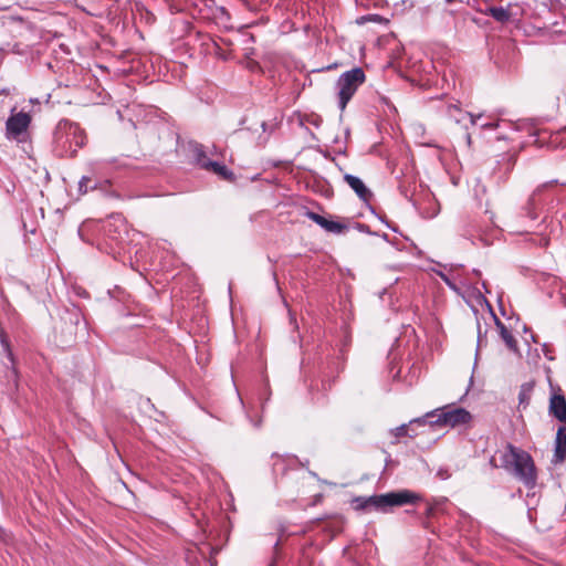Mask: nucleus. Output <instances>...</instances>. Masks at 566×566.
I'll list each match as a JSON object with an SVG mask.
<instances>
[{
    "instance_id": "f257e3e1",
    "label": "nucleus",
    "mask_w": 566,
    "mask_h": 566,
    "mask_svg": "<svg viewBox=\"0 0 566 566\" xmlns=\"http://www.w3.org/2000/svg\"><path fill=\"white\" fill-rule=\"evenodd\" d=\"M500 461L501 468L511 472L527 489H533L536 485V467L527 451L509 443L505 451L501 454Z\"/></svg>"
},
{
    "instance_id": "f03ea898",
    "label": "nucleus",
    "mask_w": 566,
    "mask_h": 566,
    "mask_svg": "<svg viewBox=\"0 0 566 566\" xmlns=\"http://www.w3.org/2000/svg\"><path fill=\"white\" fill-rule=\"evenodd\" d=\"M472 420L471 413L463 407L446 406L427 412L423 417L410 420V423L429 424L430 427H451L467 424Z\"/></svg>"
},
{
    "instance_id": "7ed1b4c3",
    "label": "nucleus",
    "mask_w": 566,
    "mask_h": 566,
    "mask_svg": "<svg viewBox=\"0 0 566 566\" xmlns=\"http://www.w3.org/2000/svg\"><path fill=\"white\" fill-rule=\"evenodd\" d=\"M368 511H376L380 513H389L395 506H403L415 504L422 500V496L408 489H400L390 491L382 494H373L367 496Z\"/></svg>"
},
{
    "instance_id": "20e7f679",
    "label": "nucleus",
    "mask_w": 566,
    "mask_h": 566,
    "mask_svg": "<svg viewBox=\"0 0 566 566\" xmlns=\"http://www.w3.org/2000/svg\"><path fill=\"white\" fill-rule=\"evenodd\" d=\"M366 81L365 72L361 67H353L339 75L336 81L338 108L344 112L349 101L353 98L358 87Z\"/></svg>"
},
{
    "instance_id": "39448f33",
    "label": "nucleus",
    "mask_w": 566,
    "mask_h": 566,
    "mask_svg": "<svg viewBox=\"0 0 566 566\" xmlns=\"http://www.w3.org/2000/svg\"><path fill=\"white\" fill-rule=\"evenodd\" d=\"M0 358L2 359V365L6 368V380H7V390L13 391L18 390L19 387V371L17 368L15 356L12 352V346L10 338L6 331L0 326Z\"/></svg>"
},
{
    "instance_id": "423d86ee",
    "label": "nucleus",
    "mask_w": 566,
    "mask_h": 566,
    "mask_svg": "<svg viewBox=\"0 0 566 566\" xmlns=\"http://www.w3.org/2000/svg\"><path fill=\"white\" fill-rule=\"evenodd\" d=\"M61 322L63 323L62 331L65 334L66 343L73 342L80 331L83 332V335L86 332L87 323L84 315L81 308L74 304L62 311Z\"/></svg>"
},
{
    "instance_id": "0eeeda50",
    "label": "nucleus",
    "mask_w": 566,
    "mask_h": 566,
    "mask_svg": "<svg viewBox=\"0 0 566 566\" xmlns=\"http://www.w3.org/2000/svg\"><path fill=\"white\" fill-rule=\"evenodd\" d=\"M62 125L65 127L64 144H67L69 148L65 149V153H62L61 156L74 158L78 149L86 144V135L76 123L64 119L60 122V127Z\"/></svg>"
},
{
    "instance_id": "6e6552de",
    "label": "nucleus",
    "mask_w": 566,
    "mask_h": 566,
    "mask_svg": "<svg viewBox=\"0 0 566 566\" xmlns=\"http://www.w3.org/2000/svg\"><path fill=\"white\" fill-rule=\"evenodd\" d=\"M31 124V116L24 111L14 113V108L11 109V114L6 122V135L8 138L17 139L20 135L27 132Z\"/></svg>"
},
{
    "instance_id": "1a4fd4ad",
    "label": "nucleus",
    "mask_w": 566,
    "mask_h": 566,
    "mask_svg": "<svg viewBox=\"0 0 566 566\" xmlns=\"http://www.w3.org/2000/svg\"><path fill=\"white\" fill-rule=\"evenodd\" d=\"M558 184L557 179H552L547 182H544L539 185L533 193L530 196L527 202L522 208V211L525 217H527L530 220L535 221L538 219L539 213L538 210L543 207V199L542 193L544 190H546L549 186Z\"/></svg>"
},
{
    "instance_id": "9d476101",
    "label": "nucleus",
    "mask_w": 566,
    "mask_h": 566,
    "mask_svg": "<svg viewBox=\"0 0 566 566\" xmlns=\"http://www.w3.org/2000/svg\"><path fill=\"white\" fill-rule=\"evenodd\" d=\"M185 150L188 163L199 169L205 170L206 164L211 160L207 155L206 147L196 140H189L185 146Z\"/></svg>"
},
{
    "instance_id": "9b49d317",
    "label": "nucleus",
    "mask_w": 566,
    "mask_h": 566,
    "mask_svg": "<svg viewBox=\"0 0 566 566\" xmlns=\"http://www.w3.org/2000/svg\"><path fill=\"white\" fill-rule=\"evenodd\" d=\"M305 216L327 232L340 234L347 230V226L345 223L338 220L328 219L317 212L307 210Z\"/></svg>"
},
{
    "instance_id": "f8f14e48",
    "label": "nucleus",
    "mask_w": 566,
    "mask_h": 566,
    "mask_svg": "<svg viewBox=\"0 0 566 566\" xmlns=\"http://www.w3.org/2000/svg\"><path fill=\"white\" fill-rule=\"evenodd\" d=\"M548 413L562 423H566V398L562 390L553 391L549 398Z\"/></svg>"
},
{
    "instance_id": "ddd939ff",
    "label": "nucleus",
    "mask_w": 566,
    "mask_h": 566,
    "mask_svg": "<svg viewBox=\"0 0 566 566\" xmlns=\"http://www.w3.org/2000/svg\"><path fill=\"white\" fill-rule=\"evenodd\" d=\"M512 126V129L516 132H525L528 136H534L536 139L534 140L539 146L544 145V140L541 139V135L545 134L546 132H542L537 129L538 119L536 118H522L517 119L516 122L510 123Z\"/></svg>"
},
{
    "instance_id": "4468645a",
    "label": "nucleus",
    "mask_w": 566,
    "mask_h": 566,
    "mask_svg": "<svg viewBox=\"0 0 566 566\" xmlns=\"http://www.w3.org/2000/svg\"><path fill=\"white\" fill-rule=\"evenodd\" d=\"M344 180L361 201H370V199L373 198V192L359 177L354 176L352 174H345Z\"/></svg>"
},
{
    "instance_id": "2eb2a0df",
    "label": "nucleus",
    "mask_w": 566,
    "mask_h": 566,
    "mask_svg": "<svg viewBox=\"0 0 566 566\" xmlns=\"http://www.w3.org/2000/svg\"><path fill=\"white\" fill-rule=\"evenodd\" d=\"M447 116L457 124H463L464 128L468 129V125L464 124L465 119L473 126L476 124L478 119L482 117V114L475 115L470 112H462L458 105L451 104L447 107Z\"/></svg>"
},
{
    "instance_id": "dca6fc26",
    "label": "nucleus",
    "mask_w": 566,
    "mask_h": 566,
    "mask_svg": "<svg viewBox=\"0 0 566 566\" xmlns=\"http://www.w3.org/2000/svg\"><path fill=\"white\" fill-rule=\"evenodd\" d=\"M566 460V426H559L557 428L555 441H554V453L553 463H563Z\"/></svg>"
},
{
    "instance_id": "f3484780",
    "label": "nucleus",
    "mask_w": 566,
    "mask_h": 566,
    "mask_svg": "<svg viewBox=\"0 0 566 566\" xmlns=\"http://www.w3.org/2000/svg\"><path fill=\"white\" fill-rule=\"evenodd\" d=\"M485 14L492 17L500 23L509 22L511 19H520L521 13L514 12L513 4L510 3L507 8L504 7H489L485 9Z\"/></svg>"
},
{
    "instance_id": "a211bd4d",
    "label": "nucleus",
    "mask_w": 566,
    "mask_h": 566,
    "mask_svg": "<svg viewBox=\"0 0 566 566\" xmlns=\"http://www.w3.org/2000/svg\"><path fill=\"white\" fill-rule=\"evenodd\" d=\"M206 171H209L216 176H218L220 179L226 181H234L235 176L234 172L229 169L223 163L211 159L209 163L206 164Z\"/></svg>"
},
{
    "instance_id": "6ab92c4d",
    "label": "nucleus",
    "mask_w": 566,
    "mask_h": 566,
    "mask_svg": "<svg viewBox=\"0 0 566 566\" xmlns=\"http://www.w3.org/2000/svg\"><path fill=\"white\" fill-rule=\"evenodd\" d=\"M489 307H490L491 314L494 318L495 326L499 329L501 338L503 339V342L505 343V345L507 346V348L510 350H512L513 353H517L518 348H517L516 339L514 338L512 333L507 329V327L504 325V323L495 316V314L492 311V307L490 305H489Z\"/></svg>"
},
{
    "instance_id": "aec40b11",
    "label": "nucleus",
    "mask_w": 566,
    "mask_h": 566,
    "mask_svg": "<svg viewBox=\"0 0 566 566\" xmlns=\"http://www.w3.org/2000/svg\"><path fill=\"white\" fill-rule=\"evenodd\" d=\"M315 522H326L325 530L333 536L342 532L345 518L342 515L318 517Z\"/></svg>"
},
{
    "instance_id": "412c9836",
    "label": "nucleus",
    "mask_w": 566,
    "mask_h": 566,
    "mask_svg": "<svg viewBox=\"0 0 566 566\" xmlns=\"http://www.w3.org/2000/svg\"><path fill=\"white\" fill-rule=\"evenodd\" d=\"M105 163L114 165L116 169L132 170L139 168V166L137 165V160L126 155H122L120 157L117 158L107 159L105 160Z\"/></svg>"
},
{
    "instance_id": "4be33fe9",
    "label": "nucleus",
    "mask_w": 566,
    "mask_h": 566,
    "mask_svg": "<svg viewBox=\"0 0 566 566\" xmlns=\"http://www.w3.org/2000/svg\"><path fill=\"white\" fill-rule=\"evenodd\" d=\"M517 160V155L515 153H505L501 156V159L497 160V166L500 170H503L504 174H510Z\"/></svg>"
},
{
    "instance_id": "5701e85b",
    "label": "nucleus",
    "mask_w": 566,
    "mask_h": 566,
    "mask_svg": "<svg viewBox=\"0 0 566 566\" xmlns=\"http://www.w3.org/2000/svg\"><path fill=\"white\" fill-rule=\"evenodd\" d=\"M533 389L534 384L532 381H527L521 385L518 391V405L523 408H526L530 405Z\"/></svg>"
},
{
    "instance_id": "b1692460",
    "label": "nucleus",
    "mask_w": 566,
    "mask_h": 566,
    "mask_svg": "<svg viewBox=\"0 0 566 566\" xmlns=\"http://www.w3.org/2000/svg\"><path fill=\"white\" fill-rule=\"evenodd\" d=\"M437 516V511L434 510V505H432L429 501L427 502L424 516L421 518V526L428 531L433 532L431 528L430 520Z\"/></svg>"
},
{
    "instance_id": "393cba45",
    "label": "nucleus",
    "mask_w": 566,
    "mask_h": 566,
    "mask_svg": "<svg viewBox=\"0 0 566 566\" xmlns=\"http://www.w3.org/2000/svg\"><path fill=\"white\" fill-rule=\"evenodd\" d=\"M413 423H410L407 424V423H402L394 429H390V434L394 436L396 439L398 438H401V437H405V436H408V437H413L416 436L417 433L413 432V429H410L409 427L412 426Z\"/></svg>"
},
{
    "instance_id": "a878e982",
    "label": "nucleus",
    "mask_w": 566,
    "mask_h": 566,
    "mask_svg": "<svg viewBox=\"0 0 566 566\" xmlns=\"http://www.w3.org/2000/svg\"><path fill=\"white\" fill-rule=\"evenodd\" d=\"M367 503H368L367 496H355L350 501V505H352L353 510H355L356 512H363V513L369 512Z\"/></svg>"
},
{
    "instance_id": "bb28decb",
    "label": "nucleus",
    "mask_w": 566,
    "mask_h": 566,
    "mask_svg": "<svg viewBox=\"0 0 566 566\" xmlns=\"http://www.w3.org/2000/svg\"><path fill=\"white\" fill-rule=\"evenodd\" d=\"M367 22L387 23L388 20L386 18H384L382 15L376 14V13H369L366 15H361L356 20V23L359 25H363Z\"/></svg>"
},
{
    "instance_id": "cd10ccee",
    "label": "nucleus",
    "mask_w": 566,
    "mask_h": 566,
    "mask_svg": "<svg viewBox=\"0 0 566 566\" xmlns=\"http://www.w3.org/2000/svg\"><path fill=\"white\" fill-rule=\"evenodd\" d=\"M294 462H298V459L296 457H287L286 459H281L277 457V460L273 463V471L274 473H277V471H285V464H293Z\"/></svg>"
},
{
    "instance_id": "c85d7f7f",
    "label": "nucleus",
    "mask_w": 566,
    "mask_h": 566,
    "mask_svg": "<svg viewBox=\"0 0 566 566\" xmlns=\"http://www.w3.org/2000/svg\"><path fill=\"white\" fill-rule=\"evenodd\" d=\"M433 272L446 283V285L454 292H459V287L455 282L443 271L433 270Z\"/></svg>"
},
{
    "instance_id": "c756f323",
    "label": "nucleus",
    "mask_w": 566,
    "mask_h": 566,
    "mask_svg": "<svg viewBox=\"0 0 566 566\" xmlns=\"http://www.w3.org/2000/svg\"><path fill=\"white\" fill-rule=\"evenodd\" d=\"M105 232L111 240L116 241L118 244L124 242V238L122 237L120 232L117 231L116 228L113 229L112 223L107 224Z\"/></svg>"
},
{
    "instance_id": "7c9ffc66",
    "label": "nucleus",
    "mask_w": 566,
    "mask_h": 566,
    "mask_svg": "<svg viewBox=\"0 0 566 566\" xmlns=\"http://www.w3.org/2000/svg\"><path fill=\"white\" fill-rule=\"evenodd\" d=\"M429 502L432 505H434V510L437 511V515H438V514H444V507H446L447 503L449 502V500L444 496H441V497H433Z\"/></svg>"
},
{
    "instance_id": "2f4dec72",
    "label": "nucleus",
    "mask_w": 566,
    "mask_h": 566,
    "mask_svg": "<svg viewBox=\"0 0 566 566\" xmlns=\"http://www.w3.org/2000/svg\"><path fill=\"white\" fill-rule=\"evenodd\" d=\"M270 397H271V390H270V387H269V381L265 378L264 382H263L262 390L260 392V397H259L260 400H261V408L262 409H264L265 403L270 400Z\"/></svg>"
},
{
    "instance_id": "473e14b6",
    "label": "nucleus",
    "mask_w": 566,
    "mask_h": 566,
    "mask_svg": "<svg viewBox=\"0 0 566 566\" xmlns=\"http://www.w3.org/2000/svg\"><path fill=\"white\" fill-rule=\"evenodd\" d=\"M92 181L91 177L88 176H83L80 180H78V192L81 195H85L88 189H95L96 188V184H94L93 186H88V184Z\"/></svg>"
},
{
    "instance_id": "72a5a7b5",
    "label": "nucleus",
    "mask_w": 566,
    "mask_h": 566,
    "mask_svg": "<svg viewBox=\"0 0 566 566\" xmlns=\"http://www.w3.org/2000/svg\"><path fill=\"white\" fill-rule=\"evenodd\" d=\"M108 294L111 295L112 298H116L120 302H125L126 301V297L128 296V294L126 293L125 290H123L122 287L119 286H115L114 290H109L108 291Z\"/></svg>"
},
{
    "instance_id": "f704fd0d",
    "label": "nucleus",
    "mask_w": 566,
    "mask_h": 566,
    "mask_svg": "<svg viewBox=\"0 0 566 566\" xmlns=\"http://www.w3.org/2000/svg\"><path fill=\"white\" fill-rule=\"evenodd\" d=\"M436 476L439 480L446 481V480H449L451 478V472H450L448 467H440L437 470Z\"/></svg>"
},
{
    "instance_id": "c9c22d12",
    "label": "nucleus",
    "mask_w": 566,
    "mask_h": 566,
    "mask_svg": "<svg viewBox=\"0 0 566 566\" xmlns=\"http://www.w3.org/2000/svg\"><path fill=\"white\" fill-rule=\"evenodd\" d=\"M484 342H486V332H484V334H482L481 325L478 322V344H476V355H475V357H478L479 349L483 345Z\"/></svg>"
},
{
    "instance_id": "e433bc0d",
    "label": "nucleus",
    "mask_w": 566,
    "mask_h": 566,
    "mask_svg": "<svg viewBox=\"0 0 566 566\" xmlns=\"http://www.w3.org/2000/svg\"><path fill=\"white\" fill-rule=\"evenodd\" d=\"M279 546H280V541L277 539L274 545H273V556H272V560L271 563L268 565V566H276V563L280 558V552H279Z\"/></svg>"
},
{
    "instance_id": "4c0bfd02",
    "label": "nucleus",
    "mask_w": 566,
    "mask_h": 566,
    "mask_svg": "<svg viewBox=\"0 0 566 566\" xmlns=\"http://www.w3.org/2000/svg\"><path fill=\"white\" fill-rule=\"evenodd\" d=\"M356 229L361 232V233H366V234H370V235H374L376 234L375 232H373L369 228L368 224L366 223H360V222H357L356 223Z\"/></svg>"
},
{
    "instance_id": "58836bf2",
    "label": "nucleus",
    "mask_w": 566,
    "mask_h": 566,
    "mask_svg": "<svg viewBox=\"0 0 566 566\" xmlns=\"http://www.w3.org/2000/svg\"><path fill=\"white\" fill-rule=\"evenodd\" d=\"M371 212H373L374 214H376V217H377V218H378L382 223H385L387 228H389V229H390L391 231H394V232H398V228H397V227L392 226V224H391L387 219H385L384 217H381V216L377 214L373 208H371Z\"/></svg>"
},
{
    "instance_id": "ea45409f",
    "label": "nucleus",
    "mask_w": 566,
    "mask_h": 566,
    "mask_svg": "<svg viewBox=\"0 0 566 566\" xmlns=\"http://www.w3.org/2000/svg\"><path fill=\"white\" fill-rule=\"evenodd\" d=\"M500 120H493V122H488V123H484V124H481V128L482 129H496L500 127Z\"/></svg>"
},
{
    "instance_id": "a19ab883",
    "label": "nucleus",
    "mask_w": 566,
    "mask_h": 566,
    "mask_svg": "<svg viewBox=\"0 0 566 566\" xmlns=\"http://www.w3.org/2000/svg\"><path fill=\"white\" fill-rule=\"evenodd\" d=\"M542 352L548 360L554 359V356L552 355V350H551L548 344H546V343L542 344Z\"/></svg>"
},
{
    "instance_id": "79ce46f5",
    "label": "nucleus",
    "mask_w": 566,
    "mask_h": 566,
    "mask_svg": "<svg viewBox=\"0 0 566 566\" xmlns=\"http://www.w3.org/2000/svg\"><path fill=\"white\" fill-rule=\"evenodd\" d=\"M247 418L249 419V421L252 423V426L256 429H259L261 427V423H262V418L260 417L258 420H254L249 412H247Z\"/></svg>"
},
{
    "instance_id": "37998d69",
    "label": "nucleus",
    "mask_w": 566,
    "mask_h": 566,
    "mask_svg": "<svg viewBox=\"0 0 566 566\" xmlns=\"http://www.w3.org/2000/svg\"><path fill=\"white\" fill-rule=\"evenodd\" d=\"M513 9H514V12L521 13V17L523 15L524 10L522 7H520V4H517V3L513 4Z\"/></svg>"
},
{
    "instance_id": "c03bdc74",
    "label": "nucleus",
    "mask_w": 566,
    "mask_h": 566,
    "mask_svg": "<svg viewBox=\"0 0 566 566\" xmlns=\"http://www.w3.org/2000/svg\"><path fill=\"white\" fill-rule=\"evenodd\" d=\"M290 321H291V324L294 325V328L298 329V325H297L296 318L291 313H290Z\"/></svg>"
},
{
    "instance_id": "a18cd8bd",
    "label": "nucleus",
    "mask_w": 566,
    "mask_h": 566,
    "mask_svg": "<svg viewBox=\"0 0 566 566\" xmlns=\"http://www.w3.org/2000/svg\"><path fill=\"white\" fill-rule=\"evenodd\" d=\"M420 462H421V464L423 465V468H424L426 470L430 471L429 464H428V462L426 461V459L420 458Z\"/></svg>"
},
{
    "instance_id": "49530a36",
    "label": "nucleus",
    "mask_w": 566,
    "mask_h": 566,
    "mask_svg": "<svg viewBox=\"0 0 566 566\" xmlns=\"http://www.w3.org/2000/svg\"><path fill=\"white\" fill-rule=\"evenodd\" d=\"M113 218L115 219V221L123 222V217L119 213H117L116 216H113Z\"/></svg>"
},
{
    "instance_id": "de8ad7c7",
    "label": "nucleus",
    "mask_w": 566,
    "mask_h": 566,
    "mask_svg": "<svg viewBox=\"0 0 566 566\" xmlns=\"http://www.w3.org/2000/svg\"><path fill=\"white\" fill-rule=\"evenodd\" d=\"M523 332L524 333H532L531 328L526 324L523 325Z\"/></svg>"
},
{
    "instance_id": "09e8293b",
    "label": "nucleus",
    "mask_w": 566,
    "mask_h": 566,
    "mask_svg": "<svg viewBox=\"0 0 566 566\" xmlns=\"http://www.w3.org/2000/svg\"><path fill=\"white\" fill-rule=\"evenodd\" d=\"M531 340L533 343H537V336L535 334H533V333H531Z\"/></svg>"
},
{
    "instance_id": "8fccbe9b",
    "label": "nucleus",
    "mask_w": 566,
    "mask_h": 566,
    "mask_svg": "<svg viewBox=\"0 0 566 566\" xmlns=\"http://www.w3.org/2000/svg\"><path fill=\"white\" fill-rule=\"evenodd\" d=\"M261 127H262L263 132H265V130H266V127H268L266 122H264V120H263V122L261 123Z\"/></svg>"
},
{
    "instance_id": "3c124183",
    "label": "nucleus",
    "mask_w": 566,
    "mask_h": 566,
    "mask_svg": "<svg viewBox=\"0 0 566 566\" xmlns=\"http://www.w3.org/2000/svg\"><path fill=\"white\" fill-rule=\"evenodd\" d=\"M391 462H392L391 457H390V455H388V457L386 458V465H388V464H389V463H391Z\"/></svg>"
},
{
    "instance_id": "603ef678",
    "label": "nucleus",
    "mask_w": 566,
    "mask_h": 566,
    "mask_svg": "<svg viewBox=\"0 0 566 566\" xmlns=\"http://www.w3.org/2000/svg\"><path fill=\"white\" fill-rule=\"evenodd\" d=\"M381 238L385 240V241H388L389 240V235L387 233H382Z\"/></svg>"
},
{
    "instance_id": "864d4df0",
    "label": "nucleus",
    "mask_w": 566,
    "mask_h": 566,
    "mask_svg": "<svg viewBox=\"0 0 566 566\" xmlns=\"http://www.w3.org/2000/svg\"><path fill=\"white\" fill-rule=\"evenodd\" d=\"M482 286H483V289L485 290L486 293H490V291L486 287V283L485 282H482Z\"/></svg>"
},
{
    "instance_id": "5fc2aeb1",
    "label": "nucleus",
    "mask_w": 566,
    "mask_h": 566,
    "mask_svg": "<svg viewBox=\"0 0 566 566\" xmlns=\"http://www.w3.org/2000/svg\"><path fill=\"white\" fill-rule=\"evenodd\" d=\"M467 142L469 145L471 144V135L470 134H467Z\"/></svg>"
},
{
    "instance_id": "6e6d98bb",
    "label": "nucleus",
    "mask_w": 566,
    "mask_h": 566,
    "mask_svg": "<svg viewBox=\"0 0 566 566\" xmlns=\"http://www.w3.org/2000/svg\"><path fill=\"white\" fill-rule=\"evenodd\" d=\"M146 403L149 405L151 408H154V405L151 403L149 398L146 400Z\"/></svg>"
},
{
    "instance_id": "4d7b16f0",
    "label": "nucleus",
    "mask_w": 566,
    "mask_h": 566,
    "mask_svg": "<svg viewBox=\"0 0 566 566\" xmlns=\"http://www.w3.org/2000/svg\"><path fill=\"white\" fill-rule=\"evenodd\" d=\"M62 139V135L61 133H57V142H60Z\"/></svg>"
},
{
    "instance_id": "13d9d810",
    "label": "nucleus",
    "mask_w": 566,
    "mask_h": 566,
    "mask_svg": "<svg viewBox=\"0 0 566 566\" xmlns=\"http://www.w3.org/2000/svg\"><path fill=\"white\" fill-rule=\"evenodd\" d=\"M473 272H474V274H476V275H480V274H481V272H480L479 270H474Z\"/></svg>"
},
{
    "instance_id": "bf43d9fd",
    "label": "nucleus",
    "mask_w": 566,
    "mask_h": 566,
    "mask_svg": "<svg viewBox=\"0 0 566 566\" xmlns=\"http://www.w3.org/2000/svg\"><path fill=\"white\" fill-rule=\"evenodd\" d=\"M447 3H452L454 2L455 0H444Z\"/></svg>"
},
{
    "instance_id": "052dcab7",
    "label": "nucleus",
    "mask_w": 566,
    "mask_h": 566,
    "mask_svg": "<svg viewBox=\"0 0 566 566\" xmlns=\"http://www.w3.org/2000/svg\"><path fill=\"white\" fill-rule=\"evenodd\" d=\"M406 512L409 513V514H411V513L413 514L415 513V511H412V510H407Z\"/></svg>"
},
{
    "instance_id": "680f3d73",
    "label": "nucleus",
    "mask_w": 566,
    "mask_h": 566,
    "mask_svg": "<svg viewBox=\"0 0 566 566\" xmlns=\"http://www.w3.org/2000/svg\"><path fill=\"white\" fill-rule=\"evenodd\" d=\"M310 474L313 475V476H316L315 472L310 471Z\"/></svg>"
},
{
    "instance_id": "e2e57ef3",
    "label": "nucleus",
    "mask_w": 566,
    "mask_h": 566,
    "mask_svg": "<svg viewBox=\"0 0 566 566\" xmlns=\"http://www.w3.org/2000/svg\"><path fill=\"white\" fill-rule=\"evenodd\" d=\"M505 137L504 136H497V139H504Z\"/></svg>"
},
{
    "instance_id": "0e129e2a",
    "label": "nucleus",
    "mask_w": 566,
    "mask_h": 566,
    "mask_svg": "<svg viewBox=\"0 0 566 566\" xmlns=\"http://www.w3.org/2000/svg\"><path fill=\"white\" fill-rule=\"evenodd\" d=\"M549 2H551V6L553 7V6H554V2H553V0H549Z\"/></svg>"
}]
</instances>
